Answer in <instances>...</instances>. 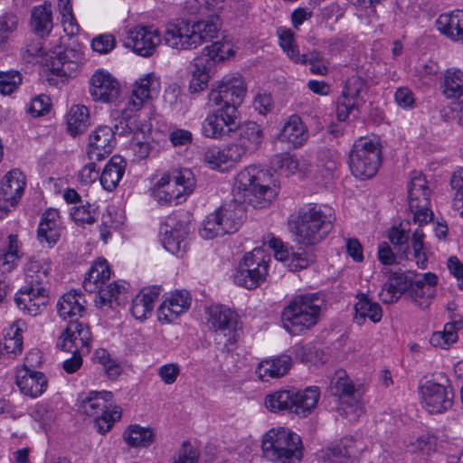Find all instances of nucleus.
<instances>
[{"label":"nucleus","instance_id":"7ed1b4c3","mask_svg":"<svg viewBox=\"0 0 463 463\" xmlns=\"http://www.w3.org/2000/svg\"><path fill=\"white\" fill-rule=\"evenodd\" d=\"M335 219L334 210L328 205H304L298 212L297 241L306 246L317 244L332 231Z\"/></svg>","mask_w":463,"mask_h":463},{"label":"nucleus","instance_id":"774afa93","mask_svg":"<svg viewBox=\"0 0 463 463\" xmlns=\"http://www.w3.org/2000/svg\"><path fill=\"white\" fill-rule=\"evenodd\" d=\"M23 348V338L20 333V329L16 328L12 336L5 337L4 343V350L7 354H21Z\"/></svg>","mask_w":463,"mask_h":463},{"label":"nucleus","instance_id":"7c9ffc66","mask_svg":"<svg viewBox=\"0 0 463 463\" xmlns=\"http://www.w3.org/2000/svg\"><path fill=\"white\" fill-rule=\"evenodd\" d=\"M238 148L230 144L222 148L213 146L208 148L203 155V161L213 169L224 170L222 165H232L241 161Z\"/></svg>","mask_w":463,"mask_h":463},{"label":"nucleus","instance_id":"ea45409f","mask_svg":"<svg viewBox=\"0 0 463 463\" xmlns=\"http://www.w3.org/2000/svg\"><path fill=\"white\" fill-rule=\"evenodd\" d=\"M279 137L294 147L302 146L307 139V134L301 118L297 115L289 117L280 130Z\"/></svg>","mask_w":463,"mask_h":463},{"label":"nucleus","instance_id":"c9c22d12","mask_svg":"<svg viewBox=\"0 0 463 463\" xmlns=\"http://www.w3.org/2000/svg\"><path fill=\"white\" fill-rule=\"evenodd\" d=\"M84 302L81 294L76 290H71L64 294L58 301V314L63 319L78 320V317H81L85 312Z\"/></svg>","mask_w":463,"mask_h":463},{"label":"nucleus","instance_id":"bf43d9fd","mask_svg":"<svg viewBox=\"0 0 463 463\" xmlns=\"http://www.w3.org/2000/svg\"><path fill=\"white\" fill-rule=\"evenodd\" d=\"M71 214L75 222L78 223L91 224L96 222L95 208L90 203L73 207Z\"/></svg>","mask_w":463,"mask_h":463},{"label":"nucleus","instance_id":"ddd939ff","mask_svg":"<svg viewBox=\"0 0 463 463\" xmlns=\"http://www.w3.org/2000/svg\"><path fill=\"white\" fill-rule=\"evenodd\" d=\"M208 326L214 332V343L222 352L230 351L239 336L237 315L230 308L215 305L208 308Z\"/></svg>","mask_w":463,"mask_h":463},{"label":"nucleus","instance_id":"37998d69","mask_svg":"<svg viewBox=\"0 0 463 463\" xmlns=\"http://www.w3.org/2000/svg\"><path fill=\"white\" fill-rule=\"evenodd\" d=\"M353 443L352 439L345 438L328 447L322 456L323 463H353L354 456Z\"/></svg>","mask_w":463,"mask_h":463},{"label":"nucleus","instance_id":"0eeeda50","mask_svg":"<svg viewBox=\"0 0 463 463\" xmlns=\"http://www.w3.org/2000/svg\"><path fill=\"white\" fill-rule=\"evenodd\" d=\"M159 82L153 74H147L136 82L132 95L126 107L120 112V119L116 124V129L120 134H130L141 130L136 113L144 106L145 100L156 94Z\"/></svg>","mask_w":463,"mask_h":463},{"label":"nucleus","instance_id":"393cba45","mask_svg":"<svg viewBox=\"0 0 463 463\" xmlns=\"http://www.w3.org/2000/svg\"><path fill=\"white\" fill-rule=\"evenodd\" d=\"M422 403L430 413H441L452 406L453 395L442 384L427 382L421 387Z\"/></svg>","mask_w":463,"mask_h":463},{"label":"nucleus","instance_id":"c756f323","mask_svg":"<svg viewBox=\"0 0 463 463\" xmlns=\"http://www.w3.org/2000/svg\"><path fill=\"white\" fill-rule=\"evenodd\" d=\"M436 27L450 40L463 43V10L440 14L436 21Z\"/></svg>","mask_w":463,"mask_h":463},{"label":"nucleus","instance_id":"6e6552de","mask_svg":"<svg viewBox=\"0 0 463 463\" xmlns=\"http://www.w3.org/2000/svg\"><path fill=\"white\" fill-rule=\"evenodd\" d=\"M382 163V148L378 140L361 137L349 153L348 164L352 174L360 179L374 176Z\"/></svg>","mask_w":463,"mask_h":463},{"label":"nucleus","instance_id":"cd10ccee","mask_svg":"<svg viewBox=\"0 0 463 463\" xmlns=\"http://www.w3.org/2000/svg\"><path fill=\"white\" fill-rule=\"evenodd\" d=\"M191 304V296L185 290H177L165 299L158 307L157 316L160 321L170 323L185 312Z\"/></svg>","mask_w":463,"mask_h":463},{"label":"nucleus","instance_id":"39448f33","mask_svg":"<svg viewBox=\"0 0 463 463\" xmlns=\"http://www.w3.org/2000/svg\"><path fill=\"white\" fill-rule=\"evenodd\" d=\"M320 392L317 387H307L303 391L281 389L265 397L266 408L274 413L288 411L299 417H307L316 408Z\"/></svg>","mask_w":463,"mask_h":463},{"label":"nucleus","instance_id":"0e129e2a","mask_svg":"<svg viewBox=\"0 0 463 463\" xmlns=\"http://www.w3.org/2000/svg\"><path fill=\"white\" fill-rule=\"evenodd\" d=\"M168 138L175 147L187 146L193 143V133L184 128H175L168 134Z\"/></svg>","mask_w":463,"mask_h":463},{"label":"nucleus","instance_id":"4c0bfd02","mask_svg":"<svg viewBox=\"0 0 463 463\" xmlns=\"http://www.w3.org/2000/svg\"><path fill=\"white\" fill-rule=\"evenodd\" d=\"M354 305V320L358 325L369 318L373 323H378L383 317V309L379 303L372 301L365 294L357 295Z\"/></svg>","mask_w":463,"mask_h":463},{"label":"nucleus","instance_id":"20e7f679","mask_svg":"<svg viewBox=\"0 0 463 463\" xmlns=\"http://www.w3.org/2000/svg\"><path fill=\"white\" fill-rule=\"evenodd\" d=\"M218 31L217 24L212 21L203 20L190 24L182 20L166 27L163 40L172 49L192 50L217 37Z\"/></svg>","mask_w":463,"mask_h":463},{"label":"nucleus","instance_id":"a878e982","mask_svg":"<svg viewBox=\"0 0 463 463\" xmlns=\"http://www.w3.org/2000/svg\"><path fill=\"white\" fill-rule=\"evenodd\" d=\"M25 187V177L18 169L9 171L0 182V202L9 207L15 206Z\"/></svg>","mask_w":463,"mask_h":463},{"label":"nucleus","instance_id":"b1692460","mask_svg":"<svg viewBox=\"0 0 463 463\" xmlns=\"http://www.w3.org/2000/svg\"><path fill=\"white\" fill-rule=\"evenodd\" d=\"M90 93L96 101L113 102L120 92L118 81L106 71H97L90 81Z\"/></svg>","mask_w":463,"mask_h":463},{"label":"nucleus","instance_id":"2eb2a0df","mask_svg":"<svg viewBox=\"0 0 463 463\" xmlns=\"http://www.w3.org/2000/svg\"><path fill=\"white\" fill-rule=\"evenodd\" d=\"M190 232L189 222L173 214L160 227L164 248L174 255L182 257L186 250V237Z\"/></svg>","mask_w":463,"mask_h":463},{"label":"nucleus","instance_id":"e2e57ef3","mask_svg":"<svg viewBox=\"0 0 463 463\" xmlns=\"http://www.w3.org/2000/svg\"><path fill=\"white\" fill-rule=\"evenodd\" d=\"M90 279L99 281L103 286L110 278V269L106 260L95 262L88 272Z\"/></svg>","mask_w":463,"mask_h":463},{"label":"nucleus","instance_id":"8fccbe9b","mask_svg":"<svg viewBox=\"0 0 463 463\" xmlns=\"http://www.w3.org/2000/svg\"><path fill=\"white\" fill-rule=\"evenodd\" d=\"M457 339L458 335L456 332H454V326L445 325L444 330L442 332H434L431 335L430 343L432 346L446 349L451 344L455 343Z\"/></svg>","mask_w":463,"mask_h":463},{"label":"nucleus","instance_id":"423d86ee","mask_svg":"<svg viewBox=\"0 0 463 463\" xmlns=\"http://www.w3.org/2000/svg\"><path fill=\"white\" fill-rule=\"evenodd\" d=\"M263 457L273 463H299L302 458L300 437L285 428H273L262 438Z\"/></svg>","mask_w":463,"mask_h":463},{"label":"nucleus","instance_id":"58836bf2","mask_svg":"<svg viewBox=\"0 0 463 463\" xmlns=\"http://www.w3.org/2000/svg\"><path fill=\"white\" fill-rule=\"evenodd\" d=\"M126 167V161L120 156H113L105 165L99 176L103 188L113 191L121 180Z\"/></svg>","mask_w":463,"mask_h":463},{"label":"nucleus","instance_id":"412c9836","mask_svg":"<svg viewBox=\"0 0 463 463\" xmlns=\"http://www.w3.org/2000/svg\"><path fill=\"white\" fill-rule=\"evenodd\" d=\"M82 53L73 48H64L58 52H53L46 59V67L56 76L71 77L79 69Z\"/></svg>","mask_w":463,"mask_h":463},{"label":"nucleus","instance_id":"4468645a","mask_svg":"<svg viewBox=\"0 0 463 463\" xmlns=\"http://www.w3.org/2000/svg\"><path fill=\"white\" fill-rule=\"evenodd\" d=\"M330 392L338 398L342 403L346 404L345 407L338 408L341 415L349 420H355L362 414L363 408L359 403L362 392L345 372L337 373L336 376L332 379Z\"/></svg>","mask_w":463,"mask_h":463},{"label":"nucleus","instance_id":"5fc2aeb1","mask_svg":"<svg viewBox=\"0 0 463 463\" xmlns=\"http://www.w3.org/2000/svg\"><path fill=\"white\" fill-rule=\"evenodd\" d=\"M18 24L19 18L13 13H6L0 16V43H5L16 31Z\"/></svg>","mask_w":463,"mask_h":463},{"label":"nucleus","instance_id":"c85d7f7f","mask_svg":"<svg viewBox=\"0 0 463 463\" xmlns=\"http://www.w3.org/2000/svg\"><path fill=\"white\" fill-rule=\"evenodd\" d=\"M48 294L41 291L31 290L23 287L14 296L17 307L30 316H37L42 313L48 304Z\"/></svg>","mask_w":463,"mask_h":463},{"label":"nucleus","instance_id":"c03bdc74","mask_svg":"<svg viewBox=\"0 0 463 463\" xmlns=\"http://www.w3.org/2000/svg\"><path fill=\"white\" fill-rule=\"evenodd\" d=\"M440 89L448 99L463 98V71L456 68L446 70L440 82Z\"/></svg>","mask_w":463,"mask_h":463},{"label":"nucleus","instance_id":"f257e3e1","mask_svg":"<svg viewBox=\"0 0 463 463\" xmlns=\"http://www.w3.org/2000/svg\"><path fill=\"white\" fill-rule=\"evenodd\" d=\"M267 171L250 165L241 171L232 189L234 199L222 204L206 216L200 234L204 239H213L239 230L246 218V206L267 207L275 196V191L265 183Z\"/></svg>","mask_w":463,"mask_h":463},{"label":"nucleus","instance_id":"5701e85b","mask_svg":"<svg viewBox=\"0 0 463 463\" xmlns=\"http://www.w3.org/2000/svg\"><path fill=\"white\" fill-rule=\"evenodd\" d=\"M115 134L125 135L118 133L116 129V125L114 129L108 126L99 127L89 138L90 142L87 152L89 159L101 161L109 156L112 152L116 142Z\"/></svg>","mask_w":463,"mask_h":463},{"label":"nucleus","instance_id":"6ab92c4d","mask_svg":"<svg viewBox=\"0 0 463 463\" xmlns=\"http://www.w3.org/2000/svg\"><path fill=\"white\" fill-rule=\"evenodd\" d=\"M232 133H234L237 139V142L232 145L238 148V154L241 158L248 153L259 149L264 138L262 127L253 121L240 125L236 121V128Z\"/></svg>","mask_w":463,"mask_h":463},{"label":"nucleus","instance_id":"69168bd1","mask_svg":"<svg viewBox=\"0 0 463 463\" xmlns=\"http://www.w3.org/2000/svg\"><path fill=\"white\" fill-rule=\"evenodd\" d=\"M436 444V437L430 434H425L411 442V446L412 451H420L423 454H430L431 451H434Z\"/></svg>","mask_w":463,"mask_h":463},{"label":"nucleus","instance_id":"9d476101","mask_svg":"<svg viewBox=\"0 0 463 463\" xmlns=\"http://www.w3.org/2000/svg\"><path fill=\"white\" fill-rule=\"evenodd\" d=\"M203 54L209 57V61L203 57H198L191 63L190 71L192 79L189 84L191 93L199 92L208 86L210 80L209 66L212 62H218L230 58L234 54L230 42L216 41L210 46H206Z\"/></svg>","mask_w":463,"mask_h":463},{"label":"nucleus","instance_id":"49530a36","mask_svg":"<svg viewBox=\"0 0 463 463\" xmlns=\"http://www.w3.org/2000/svg\"><path fill=\"white\" fill-rule=\"evenodd\" d=\"M155 434L150 428L133 425L124 433L126 442L132 447H148L154 440Z\"/></svg>","mask_w":463,"mask_h":463},{"label":"nucleus","instance_id":"72a5a7b5","mask_svg":"<svg viewBox=\"0 0 463 463\" xmlns=\"http://www.w3.org/2000/svg\"><path fill=\"white\" fill-rule=\"evenodd\" d=\"M113 394L111 392H91L81 400L80 410L90 417L104 414L111 406Z\"/></svg>","mask_w":463,"mask_h":463},{"label":"nucleus","instance_id":"f3484780","mask_svg":"<svg viewBox=\"0 0 463 463\" xmlns=\"http://www.w3.org/2000/svg\"><path fill=\"white\" fill-rule=\"evenodd\" d=\"M91 342L92 335L90 327L75 319L71 320L62 331L56 346L62 351L78 350L80 353H90Z\"/></svg>","mask_w":463,"mask_h":463},{"label":"nucleus","instance_id":"4be33fe9","mask_svg":"<svg viewBox=\"0 0 463 463\" xmlns=\"http://www.w3.org/2000/svg\"><path fill=\"white\" fill-rule=\"evenodd\" d=\"M437 285L438 277L435 273L415 275L409 293L405 297L420 308H427L436 296Z\"/></svg>","mask_w":463,"mask_h":463},{"label":"nucleus","instance_id":"bb28decb","mask_svg":"<svg viewBox=\"0 0 463 463\" xmlns=\"http://www.w3.org/2000/svg\"><path fill=\"white\" fill-rule=\"evenodd\" d=\"M414 280V276L410 274L393 272L383 284L379 294L380 299L384 304H392L399 300L402 294L409 293Z\"/></svg>","mask_w":463,"mask_h":463},{"label":"nucleus","instance_id":"f8f14e48","mask_svg":"<svg viewBox=\"0 0 463 463\" xmlns=\"http://www.w3.org/2000/svg\"><path fill=\"white\" fill-rule=\"evenodd\" d=\"M270 257L261 249L256 248L244 255L233 275L236 285L247 289H254L265 281L268 275Z\"/></svg>","mask_w":463,"mask_h":463},{"label":"nucleus","instance_id":"f704fd0d","mask_svg":"<svg viewBox=\"0 0 463 463\" xmlns=\"http://www.w3.org/2000/svg\"><path fill=\"white\" fill-rule=\"evenodd\" d=\"M292 364V359L288 354H281L271 360L261 362L257 367L256 373L261 381H269V378L284 376Z\"/></svg>","mask_w":463,"mask_h":463},{"label":"nucleus","instance_id":"f03ea898","mask_svg":"<svg viewBox=\"0 0 463 463\" xmlns=\"http://www.w3.org/2000/svg\"><path fill=\"white\" fill-rule=\"evenodd\" d=\"M325 308L326 300L321 293L296 296L282 312L283 327L291 335H299L318 323Z\"/></svg>","mask_w":463,"mask_h":463},{"label":"nucleus","instance_id":"9b49d317","mask_svg":"<svg viewBox=\"0 0 463 463\" xmlns=\"http://www.w3.org/2000/svg\"><path fill=\"white\" fill-rule=\"evenodd\" d=\"M246 95V86L240 75L224 76L209 93V102L223 109L229 117H238V107Z\"/></svg>","mask_w":463,"mask_h":463},{"label":"nucleus","instance_id":"6e6d98bb","mask_svg":"<svg viewBox=\"0 0 463 463\" xmlns=\"http://www.w3.org/2000/svg\"><path fill=\"white\" fill-rule=\"evenodd\" d=\"M121 417V411L117 408L112 411H109V410L104 411V414L97 415L93 417L95 419V426L98 429V431L105 434L107 433L114 424V422L119 420Z\"/></svg>","mask_w":463,"mask_h":463},{"label":"nucleus","instance_id":"473e14b6","mask_svg":"<svg viewBox=\"0 0 463 463\" xmlns=\"http://www.w3.org/2000/svg\"><path fill=\"white\" fill-rule=\"evenodd\" d=\"M47 378L41 372L32 371L25 368L23 375H17L16 384L21 392L32 398L43 394L47 387Z\"/></svg>","mask_w":463,"mask_h":463},{"label":"nucleus","instance_id":"de8ad7c7","mask_svg":"<svg viewBox=\"0 0 463 463\" xmlns=\"http://www.w3.org/2000/svg\"><path fill=\"white\" fill-rule=\"evenodd\" d=\"M279 44L287 55L295 62L305 63L307 61L306 54L300 55L298 47L295 44L294 33L290 29L278 30Z\"/></svg>","mask_w":463,"mask_h":463},{"label":"nucleus","instance_id":"a211bd4d","mask_svg":"<svg viewBox=\"0 0 463 463\" xmlns=\"http://www.w3.org/2000/svg\"><path fill=\"white\" fill-rule=\"evenodd\" d=\"M162 42L158 30L152 26L137 25L129 30L124 40V45L140 56H151Z\"/></svg>","mask_w":463,"mask_h":463},{"label":"nucleus","instance_id":"338daca9","mask_svg":"<svg viewBox=\"0 0 463 463\" xmlns=\"http://www.w3.org/2000/svg\"><path fill=\"white\" fill-rule=\"evenodd\" d=\"M418 192H430V189L425 176L420 172L414 171L411 175L408 194H416Z\"/></svg>","mask_w":463,"mask_h":463},{"label":"nucleus","instance_id":"13d9d810","mask_svg":"<svg viewBox=\"0 0 463 463\" xmlns=\"http://www.w3.org/2000/svg\"><path fill=\"white\" fill-rule=\"evenodd\" d=\"M22 82L21 74L18 71L0 72V92L11 94Z\"/></svg>","mask_w":463,"mask_h":463},{"label":"nucleus","instance_id":"79ce46f5","mask_svg":"<svg viewBox=\"0 0 463 463\" xmlns=\"http://www.w3.org/2000/svg\"><path fill=\"white\" fill-rule=\"evenodd\" d=\"M161 292L160 287H153L143 289L137 295L131 305V313L137 319H145L146 315L153 310L154 302Z\"/></svg>","mask_w":463,"mask_h":463},{"label":"nucleus","instance_id":"3c124183","mask_svg":"<svg viewBox=\"0 0 463 463\" xmlns=\"http://www.w3.org/2000/svg\"><path fill=\"white\" fill-rule=\"evenodd\" d=\"M273 165L280 174L286 176L296 173L298 168V161L297 157L288 153L279 154L274 156Z\"/></svg>","mask_w":463,"mask_h":463},{"label":"nucleus","instance_id":"4d7b16f0","mask_svg":"<svg viewBox=\"0 0 463 463\" xmlns=\"http://www.w3.org/2000/svg\"><path fill=\"white\" fill-rule=\"evenodd\" d=\"M50 271H41L39 273H26V285L24 288H30L36 292L41 291L43 294H48L46 285L49 282Z\"/></svg>","mask_w":463,"mask_h":463},{"label":"nucleus","instance_id":"a18cd8bd","mask_svg":"<svg viewBox=\"0 0 463 463\" xmlns=\"http://www.w3.org/2000/svg\"><path fill=\"white\" fill-rule=\"evenodd\" d=\"M89 109L83 105H74L67 117L68 129L72 136L84 132L88 127Z\"/></svg>","mask_w":463,"mask_h":463},{"label":"nucleus","instance_id":"052dcab7","mask_svg":"<svg viewBox=\"0 0 463 463\" xmlns=\"http://www.w3.org/2000/svg\"><path fill=\"white\" fill-rule=\"evenodd\" d=\"M58 6L62 16V22L65 25L64 30H70V33L73 34L78 31V25L72 14V6L71 0H58Z\"/></svg>","mask_w":463,"mask_h":463},{"label":"nucleus","instance_id":"864d4df0","mask_svg":"<svg viewBox=\"0 0 463 463\" xmlns=\"http://www.w3.org/2000/svg\"><path fill=\"white\" fill-rule=\"evenodd\" d=\"M450 184L452 189L456 191L453 198L454 209L459 211L463 216V169L453 174Z\"/></svg>","mask_w":463,"mask_h":463},{"label":"nucleus","instance_id":"e433bc0d","mask_svg":"<svg viewBox=\"0 0 463 463\" xmlns=\"http://www.w3.org/2000/svg\"><path fill=\"white\" fill-rule=\"evenodd\" d=\"M83 288L87 292L93 293L98 291L95 302L98 306H105L117 299L120 293V286L117 282L108 284L106 287L93 279H90L87 273L83 280Z\"/></svg>","mask_w":463,"mask_h":463},{"label":"nucleus","instance_id":"09e8293b","mask_svg":"<svg viewBox=\"0 0 463 463\" xmlns=\"http://www.w3.org/2000/svg\"><path fill=\"white\" fill-rule=\"evenodd\" d=\"M8 249L0 257V266L5 271H11L20 258L18 254L17 237L11 234L8 236Z\"/></svg>","mask_w":463,"mask_h":463},{"label":"nucleus","instance_id":"2f4dec72","mask_svg":"<svg viewBox=\"0 0 463 463\" xmlns=\"http://www.w3.org/2000/svg\"><path fill=\"white\" fill-rule=\"evenodd\" d=\"M59 217L60 213L56 209L51 208L43 213L37 231L40 241H45L50 246L57 243L61 237Z\"/></svg>","mask_w":463,"mask_h":463},{"label":"nucleus","instance_id":"603ef678","mask_svg":"<svg viewBox=\"0 0 463 463\" xmlns=\"http://www.w3.org/2000/svg\"><path fill=\"white\" fill-rule=\"evenodd\" d=\"M297 355L303 361L307 363L325 364L326 362V354L323 349L307 345L298 347Z\"/></svg>","mask_w":463,"mask_h":463},{"label":"nucleus","instance_id":"1a4fd4ad","mask_svg":"<svg viewBox=\"0 0 463 463\" xmlns=\"http://www.w3.org/2000/svg\"><path fill=\"white\" fill-rule=\"evenodd\" d=\"M194 187V175L190 169L185 168L165 174L156 184L153 194L160 203L178 204Z\"/></svg>","mask_w":463,"mask_h":463},{"label":"nucleus","instance_id":"a19ab883","mask_svg":"<svg viewBox=\"0 0 463 463\" xmlns=\"http://www.w3.org/2000/svg\"><path fill=\"white\" fill-rule=\"evenodd\" d=\"M52 5L44 2L31 12L32 30L40 37L47 36L52 29Z\"/></svg>","mask_w":463,"mask_h":463},{"label":"nucleus","instance_id":"aec40b11","mask_svg":"<svg viewBox=\"0 0 463 463\" xmlns=\"http://www.w3.org/2000/svg\"><path fill=\"white\" fill-rule=\"evenodd\" d=\"M237 118L229 117L228 112L218 108L202 122V134L208 138L223 139L236 128Z\"/></svg>","mask_w":463,"mask_h":463},{"label":"nucleus","instance_id":"dca6fc26","mask_svg":"<svg viewBox=\"0 0 463 463\" xmlns=\"http://www.w3.org/2000/svg\"><path fill=\"white\" fill-rule=\"evenodd\" d=\"M367 92L366 81L360 76L350 77L339 98L336 117L339 121H345L348 116L364 104V94Z\"/></svg>","mask_w":463,"mask_h":463},{"label":"nucleus","instance_id":"680f3d73","mask_svg":"<svg viewBox=\"0 0 463 463\" xmlns=\"http://www.w3.org/2000/svg\"><path fill=\"white\" fill-rule=\"evenodd\" d=\"M116 46V41L112 34H99L93 38L91 47L94 52L101 54L109 53Z\"/></svg>","mask_w":463,"mask_h":463}]
</instances>
